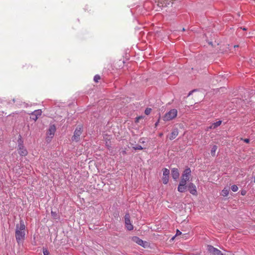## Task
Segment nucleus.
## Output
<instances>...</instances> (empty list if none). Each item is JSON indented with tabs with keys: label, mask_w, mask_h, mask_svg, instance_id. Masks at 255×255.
<instances>
[{
	"label": "nucleus",
	"mask_w": 255,
	"mask_h": 255,
	"mask_svg": "<svg viewBox=\"0 0 255 255\" xmlns=\"http://www.w3.org/2000/svg\"><path fill=\"white\" fill-rule=\"evenodd\" d=\"M15 236L18 244L23 243L25 238V226L22 220H20L19 224L16 225Z\"/></svg>",
	"instance_id": "obj_1"
},
{
	"label": "nucleus",
	"mask_w": 255,
	"mask_h": 255,
	"mask_svg": "<svg viewBox=\"0 0 255 255\" xmlns=\"http://www.w3.org/2000/svg\"><path fill=\"white\" fill-rule=\"evenodd\" d=\"M82 132L83 127L82 126H78L74 131V135L72 137V140L76 142L79 141Z\"/></svg>",
	"instance_id": "obj_2"
},
{
	"label": "nucleus",
	"mask_w": 255,
	"mask_h": 255,
	"mask_svg": "<svg viewBox=\"0 0 255 255\" xmlns=\"http://www.w3.org/2000/svg\"><path fill=\"white\" fill-rule=\"evenodd\" d=\"M177 115V110L173 109L170 110L168 112L166 113L163 117V120L165 121H170L176 117Z\"/></svg>",
	"instance_id": "obj_3"
},
{
	"label": "nucleus",
	"mask_w": 255,
	"mask_h": 255,
	"mask_svg": "<svg viewBox=\"0 0 255 255\" xmlns=\"http://www.w3.org/2000/svg\"><path fill=\"white\" fill-rule=\"evenodd\" d=\"M125 223L127 229L128 231H131L133 229V226L130 220V215L128 213H126L125 215Z\"/></svg>",
	"instance_id": "obj_4"
},
{
	"label": "nucleus",
	"mask_w": 255,
	"mask_h": 255,
	"mask_svg": "<svg viewBox=\"0 0 255 255\" xmlns=\"http://www.w3.org/2000/svg\"><path fill=\"white\" fill-rule=\"evenodd\" d=\"M56 131V127L54 125H51L47 132V140H51L54 136Z\"/></svg>",
	"instance_id": "obj_5"
},
{
	"label": "nucleus",
	"mask_w": 255,
	"mask_h": 255,
	"mask_svg": "<svg viewBox=\"0 0 255 255\" xmlns=\"http://www.w3.org/2000/svg\"><path fill=\"white\" fill-rule=\"evenodd\" d=\"M207 250L208 252L213 255H224L221 251L211 245H208Z\"/></svg>",
	"instance_id": "obj_6"
},
{
	"label": "nucleus",
	"mask_w": 255,
	"mask_h": 255,
	"mask_svg": "<svg viewBox=\"0 0 255 255\" xmlns=\"http://www.w3.org/2000/svg\"><path fill=\"white\" fill-rule=\"evenodd\" d=\"M17 150L18 154L21 156H25L28 153L26 149L24 147L23 144L20 142L18 143Z\"/></svg>",
	"instance_id": "obj_7"
},
{
	"label": "nucleus",
	"mask_w": 255,
	"mask_h": 255,
	"mask_svg": "<svg viewBox=\"0 0 255 255\" xmlns=\"http://www.w3.org/2000/svg\"><path fill=\"white\" fill-rule=\"evenodd\" d=\"M187 188L190 193L193 195H197V191L196 189V187L194 184L193 183H189L187 185Z\"/></svg>",
	"instance_id": "obj_8"
},
{
	"label": "nucleus",
	"mask_w": 255,
	"mask_h": 255,
	"mask_svg": "<svg viewBox=\"0 0 255 255\" xmlns=\"http://www.w3.org/2000/svg\"><path fill=\"white\" fill-rule=\"evenodd\" d=\"M42 111L41 110H35L31 114L30 119L34 121H36L38 117L41 115Z\"/></svg>",
	"instance_id": "obj_9"
},
{
	"label": "nucleus",
	"mask_w": 255,
	"mask_h": 255,
	"mask_svg": "<svg viewBox=\"0 0 255 255\" xmlns=\"http://www.w3.org/2000/svg\"><path fill=\"white\" fill-rule=\"evenodd\" d=\"M191 175V170L189 168L186 169L182 175L181 179H184L186 181L189 180L190 176Z\"/></svg>",
	"instance_id": "obj_10"
},
{
	"label": "nucleus",
	"mask_w": 255,
	"mask_h": 255,
	"mask_svg": "<svg viewBox=\"0 0 255 255\" xmlns=\"http://www.w3.org/2000/svg\"><path fill=\"white\" fill-rule=\"evenodd\" d=\"M171 176L174 180H176L179 178V173L177 168H174L171 170Z\"/></svg>",
	"instance_id": "obj_11"
},
{
	"label": "nucleus",
	"mask_w": 255,
	"mask_h": 255,
	"mask_svg": "<svg viewBox=\"0 0 255 255\" xmlns=\"http://www.w3.org/2000/svg\"><path fill=\"white\" fill-rule=\"evenodd\" d=\"M178 129L175 128L171 132L169 138L170 140L174 139V138H176V137L178 135Z\"/></svg>",
	"instance_id": "obj_12"
},
{
	"label": "nucleus",
	"mask_w": 255,
	"mask_h": 255,
	"mask_svg": "<svg viewBox=\"0 0 255 255\" xmlns=\"http://www.w3.org/2000/svg\"><path fill=\"white\" fill-rule=\"evenodd\" d=\"M134 241L137 244L144 247V244L146 243L138 237H135L133 239Z\"/></svg>",
	"instance_id": "obj_13"
},
{
	"label": "nucleus",
	"mask_w": 255,
	"mask_h": 255,
	"mask_svg": "<svg viewBox=\"0 0 255 255\" xmlns=\"http://www.w3.org/2000/svg\"><path fill=\"white\" fill-rule=\"evenodd\" d=\"M187 188V185H178L177 190L178 191L181 193H183L186 191V189Z\"/></svg>",
	"instance_id": "obj_14"
},
{
	"label": "nucleus",
	"mask_w": 255,
	"mask_h": 255,
	"mask_svg": "<svg viewBox=\"0 0 255 255\" xmlns=\"http://www.w3.org/2000/svg\"><path fill=\"white\" fill-rule=\"evenodd\" d=\"M172 0H160V3L162 4V6H167L169 5Z\"/></svg>",
	"instance_id": "obj_15"
},
{
	"label": "nucleus",
	"mask_w": 255,
	"mask_h": 255,
	"mask_svg": "<svg viewBox=\"0 0 255 255\" xmlns=\"http://www.w3.org/2000/svg\"><path fill=\"white\" fill-rule=\"evenodd\" d=\"M217 146L216 145H214L212 147L211 150V154L213 156H214L215 155V152H216V151L217 150Z\"/></svg>",
	"instance_id": "obj_16"
},
{
	"label": "nucleus",
	"mask_w": 255,
	"mask_h": 255,
	"mask_svg": "<svg viewBox=\"0 0 255 255\" xmlns=\"http://www.w3.org/2000/svg\"><path fill=\"white\" fill-rule=\"evenodd\" d=\"M229 189L227 188H225L222 191V195L227 196L229 194Z\"/></svg>",
	"instance_id": "obj_17"
},
{
	"label": "nucleus",
	"mask_w": 255,
	"mask_h": 255,
	"mask_svg": "<svg viewBox=\"0 0 255 255\" xmlns=\"http://www.w3.org/2000/svg\"><path fill=\"white\" fill-rule=\"evenodd\" d=\"M222 121H219L217 122L214 123L212 124V125L213 126V128L215 129L220 126L222 124Z\"/></svg>",
	"instance_id": "obj_18"
},
{
	"label": "nucleus",
	"mask_w": 255,
	"mask_h": 255,
	"mask_svg": "<svg viewBox=\"0 0 255 255\" xmlns=\"http://www.w3.org/2000/svg\"><path fill=\"white\" fill-rule=\"evenodd\" d=\"M163 171V175L164 176H169L170 171L169 169L167 168H163L162 169Z\"/></svg>",
	"instance_id": "obj_19"
},
{
	"label": "nucleus",
	"mask_w": 255,
	"mask_h": 255,
	"mask_svg": "<svg viewBox=\"0 0 255 255\" xmlns=\"http://www.w3.org/2000/svg\"><path fill=\"white\" fill-rule=\"evenodd\" d=\"M168 181H169V176L163 175V177H162L163 183L164 184H166L168 182Z\"/></svg>",
	"instance_id": "obj_20"
},
{
	"label": "nucleus",
	"mask_w": 255,
	"mask_h": 255,
	"mask_svg": "<svg viewBox=\"0 0 255 255\" xmlns=\"http://www.w3.org/2000/svg\"><path fill=\"white\" fill-rule=\"evenodd\" d=\"M231 189L233 192H236L238 190V187L237 185H234L231 186Z\"/></svg>",
	"instance_id": "obj_21"
},
{
	"label": "nucleus",
	"mask_w": 255,
	"mask_h": 255,
	"mask_svg": "<svg viewBox=\"0 0 255 255\" xmlns=\"http://www.w3.org/2000/svg\"><path fill=\"white\" fill-rule=\"evenodd\" d=\"M101 77L99 75H96L94 76V80L95 82H98L99 80L100 79Z\"/></svg>",
	"instance_id": "obj_22"
},
{
	"label": "nucleus",
	"mask_w": 255,
	"mask_h": 255,
	"mask_svg": "<svg viewBox=\"0 0 255 255\" xmlns=\"http://www.w3.org/2000/svg\"><path fill=\"white\" fill-rule=\"evenodd\" d=\"M133 148L134 150H141L143 149V148L140 145H137L133 147Z\"/></svg>",
	"instance_id": "obj_23"
},
{
	"label": "nucleus",
	"mask_w": 255,
	"mask_h": 255,
	"mask_svg": "<svg viewBox=\"0 0 255 255\" xmlns=\"http://www.w3.org/2000/svg\"><path fill=\"white\" fill-rule=\"evenodd\" d=\"M186 184H187V181H186V180L184 179H181V181L179 182V185L184 186V185H186Z\"/></svg>",
	"instance_id": "obj_24"
},
{
	"label": "nucleus",
	"mask_w": 255,
	"mask_h": 255,
	"mask_svg": "<svg viewBox=\"0 0 255 255\" xmlns=\"http://www.w3.org/2000/svg\"><path fill=\"white\" fill-rule=\"evenodd\" d=\"M151 111V109L150 108H146L145 110V112H144V113L146 115H148L149 114H150V112Z\"/></svg>",
	"instance_id": "obj_25"
},
{
	"label": "nucleus",
	"mask_w": 255,
	"mask_h": 255,
	"mask_svg": "<svg viewBox=\"0 0 255 255\" xmlns=\"http://www.w3.org/2000/svg\"><path fill=\"white\" fill-rule=\"evenodd\" d=\"M43 254L44 255H49V251L46 249H43Z\"/></svg>",
	"instance_id": "obj_26"
},
{
	"label": "nucleus",
	"mask_w": 255,
	"mask_h": 255,
	"mask_svg": "<svg viewBox=\"0 0 255 255\" xmlns=\"http://www.w3.org/2000/svg\"><path fill=\"white\" fill-rule=\"evenodd\" d=\"M141 119H143V117L142 116H139V117H136V119H135V122L136 123H138L139 122V120Z\"/></svg>",
	"instance_id": "obj_27"
},
{
	"label": "nucleus",
	"mask_w": 255,
	"mask_h": 255,
	"mask_svg": "<svg viewBox=\"0 0 255 255\" xmlns=\"http://www.w3.org/2000/svg\"><path fill=\"white\" fill-rule=\"evenodd\" d=\"M241 140H244L246 143H247L250 142V139L249 138H245V139L241 138Z\"/></svg>",
	"instance_id": "obj_28"
},
{
	"label": "nucleus",
	"mask_w": 255,
	"mask_h": 255,
	"mask_svg": "<svg viewBox=\"0 0 255 255\" xmlns=\"http://www.w3.org/2000/svg\"><path fill=\"white\" fill-rule=\"evenodd\" d=\"M51 215L54 218H56V213L53 211H51Z\"/></svg>",
	"instance_id": "obj_29"
},
{
	"label": "nucleus",
	"mask_w": 255,
	"mask_h": 255,
	"mask_svg": "<svg viewBox=\"0 0 255 255\" xmlns=\"http://www.w3.org/2000/svg\"><path fill=\"white\" fill-rule=\"evenodd\" d=\"M181 234H182V233L179 230H177L176 236L180 235Z\"/></svg>",
	"instance_id": "obj_30"
},
{
	"label": "nucleus",
	"mask_w": 255,
	"mask_h": 255,
	"mask_svg": "<svg viewBox=\"0 0 255 255\" xmlns=\"http://www.w3.org/2000/svg\"><path fill=\"white\" fill-rule=\"evenodd\" d=\"M215 129L214 128H213V126L212 124L210 127L207 128V130H208L209 129Z\"/></svg>",
	"instance_id": "obj_31"
},
{
	"label": "nucleus",
	"mask_w": 255,
	"mask_h": 255,
	"mask_svg": "<svg viewBox=\"0 0 255 255\" xmlns=\"http://www.w3.org/2000/svg\"><path fill=\"white\" fill-rule=\"evenodd\" d=\"M246 194V191H245V190H242V191H241V194H242V195H245Z\"/></svg>",
	"instance_id": "obj_32"
},
{
	"label": "nucleus",
	"mask_w": 255,
	"mask_h": 255,
	"mask_svg": "<svg viewBox=\"0 0 255 255\" xmlns=\"http://www.w3.org/2000/svg\"><path fill=\"white\" fill-rule=\"evenodd\" d=\"M159 123V117L158 118L157 122L155 123V126H157Z\"/></svg>",
	"instance_id": "obj_33"
},
{
	"label": "nucleus",
	"mask_w": 255,
	"mask_h": 255,
	"mask_svg": "<svg viewBox=\"0 0 255 255\" xmlns=\"http://www.w3.org/2000/svg\"><path fill=\"white\" fill-rule=\"evenodd\" d=\"M195 91V90L190 91V92L189 93V94H188V96H189L190 95H191L192 94V93L194 91Z\"/></svg>",
	"instance_id": "obj_34"
},
{
	"label": "nucleus",
	"mask_w": 255,
	"mask_h": 255,
	"mask_svg": "<svg viewBox=\"0 0 255 255\" xmlns=\"http://www.w3.org/2000/svg\"><path fill=\"white\" fill-rule=\"evenodd\" d=\"M159 0H155V3H156V4H157V6L159 5Z\"/></svg>",
	"instance_id": "obj_35"
},
{
	"label": "nucleus",
	"mask_w": 255,
	"mask_h": 255,
	"mask_svg": "<svg viewBox=\"0 0 255 255\" xmlns=\"http://www.w3.org/2000/svg\"><path fill=\"white\" fill-rule=\"evenodd\" d=\"M254 182L255 183V176H254Z\"/></svg>",
	"instance_id": "obj_36"
},
{
	"label": "nucleus",
	"mask_w": 255,
	"mask_h": 255,
	"mask_svg": "<svg viewBox=\"0 0 255 255\" xmlns=\"http://www.w3.org/2000/svg\"><path fill=\"white\" fill-rule=\"evenodd\" d=\"M185 28H182V31H185Z\"/></svg>",
	"instance_id": "obj_37"
},
{
	"label": "nucleus",
	"mask_w": 255,
	"mask_h": 255,
	"mask_svg": "<svg viewBox=\"0 0 255 255\" xmlns=\"http://www.w3.org/2000/svg\"><path fill=\"white\" fill-rule=\"evenodd\" d=\"M234 47H238V45H235Z\"/></svg>",
	"instance_id": "obj_38"
},
{
	"label": "nucleus",
	"mask_w": 255,
	"mask_h": 255,
	"mask_svg": "<svg viewBox=\"0 0 255 255\" xmlns=\"http://www.w3.org/2000/svg\"><path fill=\"white\" fill-rule=\"evenodd\" d=\"M126 153V151H123V153Z\"/></svg>",
	"instance_id": "obj_39"
},
{
	"label": "nucleus",
	"mask_w": 255,
	"mask_h": 255,
	"mask_svg": "<svg viewBox=\"0 0 255 255\" xmlns=\"http://www.w3.org/2000/svg\"><path fill=\"white\" fill-rule=\"evenodd\" d=\"M243 30H246V29L245 28H244Z\"/></svg>",
	"instance_id": "obj_40"
}]
</instances>
